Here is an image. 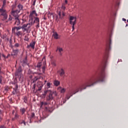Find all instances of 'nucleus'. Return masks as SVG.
<instances>
[{
	"mask_svg": "<svg viewBox=\"0 0 128 128\" xmlns=\"http://www.w3.org/2000/svg\"><path fill=\"white\" fill-rule=\"evenodd\" d=\"M13 90H14L12 91V94L14 95L16 94H18V89L13 88Z\"/></svg>",
	"mask_w": 128,
	"mask_h": 128,
	"instance_id": "obj_25",
	"label": "nucleus"
},
{
	"mask_svg": "<svg viewBox=\"0 0 128 128\" xmlns=\"http://www.w3.org/2000/svg\"><path fill=\"white\" fill-rule=\"evenodd\" d=\"M2 76H0V84H2Z\"/></svg>",
	"mask_w": 128,
	"mask_h": 128,
	"instance_id": "obj_37",
	"label": "nucleus"
},
{
	"mask_svg": "<svg viewBox=\"0 0 128 128\" xmlns=\"http://www.w3.org/2000/svg\"><path fill=\"white\" fill-rule=\"evenodd\" d=\"M38 79V77H35L34 79V82H36V81H37Z\"/></svg>",
	"mask_w": 128,
	"mask_h": 128,
	"instance_id": "obj_38",
	"label": "nucleus"
},
{
	"mask_svg": "<svg viewBox=\"0 0 128 128\" xmlns=\"http://www.w3.org/2000/svg\"><path fill=\"white\" fill-rule=\"evenodd\" d=\"M58 35L56 32H54V34H53V36H54L55 39H58Z\"/></svg>",
	"mask_w": 128,
	"mask_h": 128,
	"instance_id": "obj_24",
	"label": "nucleus"
},
{
	"mask_svg": "<svg viewBox=\"0 0 128 128\" xmlns=\"http://www.w3.org/2000/svg\"><path fill=\"white\" fill-rule=\"evenodd\" d=\"M0 17H1V20L2 22H4L6 20L8 17V14L6 10L0 8Z\"/></svg>",
	"mask_w": 128,
	"mask_h": 128,
	"instance_id": "obj_4",
	"label": "nucleus"
},
{
	"mask_svg": "<svg viewBox=\"0 0 128 128\" xmlns=\"http://www.w3.org/2000/svg\"><path fill=\"white\" fill-rule=\"evenodd\" d=\"M8 21H12V17L10 16V15L9 16L8 18Z\"/></svg>",
	"mask_w": 128,
	"mask_h": 128,
	"instance_id": "obj_39",
	"label": "nucleus"
},
{
	"mask_svg": "<svg viewBox=\"0 0 128 128\" xmlns=\"http://www.w3.org/2000/svg\"><path fill=\"white\" fill-rule=\"evenodd\" d=\"M41 66H42V63L41 62L38 64V65H37L38 68H40Z\"/></svg>",
	"mask_w": 128,
	"mask_h": 128,
	"instance_id": "obj_36",
	"label": "nucleus"
},
{
	"mask_svg": "<svg viewBox=\"0 0 128 128\" xmlns=\"http://www.w3.org/2000/svg\"><path fill=\"white\" fill-rule=\"evenodd\" d=\"M36 0H34V3H33V6H35V4H36Z\"/></svg>",
	"mask_w": 128,
	"mask_h": 128,
	"instance_id": "obj_44",
	"label": "nucleus"
},
{
	"mask_svg": "<svg viewBox=\"0 0 128 128\" xmlns=\"http://www.w3.org/2000/svg\"><path fill=\"white\" fill-rule=\"evenodd\" d=\"M126 26H128V24H126Z\"/></svg>",
	"mask_w": 128,
	"mask_h": 128,
	"instance_id": "obj_59",
	"label": "nucleus"
},
{
	"mask_svg": "<svg viewBox=\"0 0 128 128\" xmlns=\"http://www.w3.org/2000/svg\"><path fill=\"white\" fill-rule=\"evenodd\" d=\"M44 70H45V67H42V70H43V72H44Z\"/></svg>",
	"mask_w": 128,
	"mask_h": 128,
	"instance_id": "obj_51",
	"label": "nucleus"
},
{
	"mask_svg": "<svg viewBox=\"0 0 128 128\" xmlns=\"http://www.w3.org/2000/svg\"><path fill=\"white\" fill-rule=\"evenodd\" d=\"M18 117H19V116L18 114H16L14 118H12V120H14V119H18Z\"/></svg>",
	"mask_w": 128,
	"mask_h": 128,
	"instance_id": "obj_31",
	"label": "nucleus"
},
{
	"mask_svg": "<svg viewBox=\"0 0 128 128\" xmlns=\"http://www.w3.org/2000/svg\"><path fill=\"white\" fill-rule=\"evenodd\" d=\"M64 74H65L64 70L62 68L60 72V76H62Z\"/></svg>",
	"mask_w": 128,
	"mask_h": 128,
	"instance_id": "obj_22",
	"label": "nucleus"
},
{
	"mask_svg": "<svg viewBox=\"0 0 128 128\" xmlns=\"http://www.w3.org/2000/svg\"><path fill=\"white\" fill-rule=\"evenodd\" d=\"M6 0H3V4L2 6V8H0V9H2L3 10H6L4 8V6H6Z\"/></svg>",
	"mask_w": 128,
	"mask_h": 128,
	"instance_id": "obj_21",
	"label": "nucleus"
},
{
	"mask_svg": "<svg viewBox=\"0 0 128 128\" xmlns=\"http://www.w3.org/2000/svg\"><path fill=\"white\" fill-rule=\"evenodd\" d=\"M50 103L48 102H41L40 103V108H42L43 106H47L48 104H49Z\"/></svg>",
	"mask_w": 128,
	"mask_h": 128,
	"instance_id": "obj_19",
	"label": "nucleus"
},
{
	"mask_svg": "<svg viewBox=\"0 0 128 128\" xmlns=\"http://www.w3.org/2000/svg\"><path fill=\"white\" fill-rule=\"evenodd\" d=\"M56 52H58L60 56H62L63 48L60 46H57Z\"/></svg>",
	"mask_w": 128,
	"mask_h": 128,
	"instance_id": "obj_8",
	"label": "nucleus"
},
{
	"mask_svg": "<svg viewBox=\"0 0 128 128\" xmlns=\"http://www.w3.org/2000/svg\"><path fill=\"white\" fill-rule=\"evenodd\" d=\"M18 80H16V78L15 80H14V83H12V84L14 86V88H14L15 90L18 89V85L17 84Z\"/></svg>",
	"mask_w": 128,
	"mask_h": 128,
	"instance_id": "obj_14",
	"label": "nucleus"
},
{
	"mask_svg": "<svg viewBox=\"0 0 128 128\" xmlns=\"http://www.w3.org/2000/svg\"><path fill=\"white\" fill-rule=\"evenodd\" d=\"M36 23L37 25L36 26V28H40V19L38 17H34V24Z\"/></svg>",
	"mask_w": 128,
	"mask_h": 128,
	"instance_id": "obj_9",
	"label": "nucleus"
},
{
	"mask_svg": "<svg viewBox=\"0 0 128 128\" xmlns=\"http://www.w3.org/2000/svg\"><path fill=\"white\" fill-rule=\"evenodd\" d=\"M127 22H128V20H127Z\"/></svg>",
	"mask_w": 128,
	"mask_h": 128,
	"instance_id": "obj_61",
	"label": "nucleus"
},
{
	"mask_svg": "<svg viewBox=\"0 0 128 128\" xmlns=\"http://www.w3.org/2000/svg\"><path fill=\"white\" fill-rule=\"evenodd\" d=\"M15 20H16V22H15L14 24L17 26H19L20 24V20L18 18H16Z\"/></svg>",
	"mask_w": 128,
	"mask_h": 128,
	"instance_id": "obj_16",
	"label": "nucleus"
},
{
	"mask_svg": "<svg viewBox=\"0 0 128 128\" xmlns=\"http://www.w3.org/2000/svg\"><path fill=\"white\" fill-rule=\"evenodd\" d=\"M2 24L0 22V27L1 26Z\"/></svg>",
	"mask_w": 128,
	"mask_h": 128,
	"instance_id": "obj_58",
	"label": "nucleus"
},
{
	"mask_svg": "<svg viewBox=\"0 0 128 128\" xmlns=\"http://www.w3.org/2000/svg\"><path fill=\"white\" fill-rule=\"evenodd\" d=\"M36 14V10H32V12H30V18H32V17L34 16V15Z\"/></svg>",
	"mask_w": 128,
	"mask_h": 128,
	"instance_id": "obj_18",
	"label": "nucleus"
},
{
	"mask_svg": "<svg viewBox=\"0 0 128 128\" xmlns=\"http://www.w3.org/2000/svg\"><path fill=\"white\" fill-rule=\"evenodd\" d=\"M66 4H68V0H65V2H64V5H66Z\"/></svg>",
	"mask_w": 128,
	"mask_h": 128,
	"instance_id": "obj_43",
	"label": "nucleus"
},
{
	"mask_svg": "<svg viewBox=\"0 0 128 128\" xmlns=\"http://www.w3.org/2000/svg\"><path fill=\"white\" fill-rule=\"evenodd\" d=\"M2 114V111L0 110V114ZM2 120V118L0 116V122Z\"/></svg>",
	"mask_w": 128,
	"mask_h": 128,
	"instance_id": "obj_47",
	"label": "nucleus"
},
{
	"mask_svg": "<svg viewBox=\"0 0 128 128\" xmlns=\"http://www.w3.org/2000/svg\"><path fill=\"white\" fill-rule=\"evenodd\" d=\"M13 52L14 54V55L17 54L18 53V49H16V50L13 49Z\"/></svg>",
	"mask_w": 128,
	"mask_h": 128,
	"instance_id": "obj_27",
	"label": "nucleus"
},
{
	"mask_svg": "<svg viewBox=\"0 0 128 128\" xmlns=\"http://www.w3.org/2000/svg\"><path fill=\"white\" fill-rule=\"evenodd\" d=\"M50 86H51V84H50L49 82H48L47 83V86H48V88H50Z\"/></svg>",
	"mask_w": 128,
	"mask_h": 128,
	"instance_id": "obj_35",
	"label": "nucleus"
},
{
	"mask_svg": "<svg viewBox=\"0 0 128 128\" xmlns=\"http://www.w3.org/2000/svg\"><path fill=\"white\" fill-rule=\"evenodd\" d=\"M16 34L18 36H22L23 32L22 31H17L16 33Z\"/></svg>",
	"mask_w": 128,
	"mask_h": 128,
	"instance_id": "obj_17",
	"label": "nucleus"
},
{
	"mask_svg": "<svg viewBox=\"0 0 128 128\" xmlns=\"http://www.w3.org/2000/svg\"><path fill=\"white\" fill-rule=\"evenodd\" d=\"M27 102H28V100H27L26 98H24V102L25 103H26Z\"/></svg>",
	"mask_w": 128,
	"mask_h": 128,
	"instance_id": "obj_45",
	"label": "nucleus"
},
{
	"mask_svg": "<svg viewBox=\"0 0 128 128\" xmlns=\"http://www.w3.org/2000/svg\"><path fill=\"white\" fill-rule=\"evenodd\" d=\"M32 26V22L24 24L22 26V32H26V33H28L30 31V28Z\"/></svg>",
	"mask_w": 128,
	"mask_h": 128,
	"instance_id": "obj_5",
	"label": "nucleus"
},
{
	"mask_svg": "<svg viewBox=\"0 0 128 128\" xmlns=\"http://www.w3.org/2000/svg\"><path fill=\"white\" fill-rule=\"evenodd\" d=\"M26 0H21V2H26Z\"/></svg>",
	"mask_w": 128,
	"mask_h": 128,
	"instance_id": "obj_52",
	"label": "nucleus"
},
{
	"mask_svg": "<svg viewBox=\"0 0 128 128\" xmlns=\"http://www.w3.org/2000/svg\"><path fill=\"white\" fill-rule=\"evenodd\" d=\"M36 14V16H38V14H37L36 12V14Z\"/></svg>",
	"mask_w": 128,
	"mask_h": 128,
	"instance_id": "obj_55",
	"label": "nucleus"
},
{
	"mask_svg": "<svg viewBox=\"0 0 128 128\" xmlns=\"http://www.w3.org/2000/svg\"><path fill=\"white\" fill-rule=\"evenodd\" d=\"M10 56V54H8V56H6L4 54H2V57L4 58V59L8 58Z\"/></svg>",
	"mask_w": 128,
	"mask_h": 128,
	"instance_id": "obj_28",
	"label": "nucleus"
},
{
	"mask_svg": "<svg viewBox=\"0 0 128 128\" xmlns=\"http://www.w3.org/2000/svg\"><path fill=\"white\" fill-rule=\"evenodd\" d=\"M14 46L16 48H18L20 46V44L18 43L15 44Z\"/></svg>",
	"mask_w": 128,
	"mask_h": 128,
	"instance_id": "obj_33",
	"label": "nucleus"
},
{
	"mask_svg": "<svg viewBox=\"0 0 128 128\" xmlns=\"http://www.w3.org/2000/svg\"><path fill=\"white\" fill-rule=\"evenodd\" d=\"M20 29H22V26H15L12 28V32H14L16 30V32H19V30H20Z\"/></svg>",
	"mask_w": 128,
	"mask_h": 128,
	"instance_id": "obj_13",
	"label": "nucleus"
},
{
	"mask_svg": "<svg viewBox=\"0 0 128 128\" xmlns=\"http://www.w3.org/2000/svg\"><path fill=\"white\" fill-rule=\"evenodd\" d=\"M50 92H51V91H50V90H46V91H44V94H43L44 96H46V94H49Z\"/></svg>",
	"mask_w": 128,
	"mask_h": 128,
	"instance_id": "obj_26",
	"label": "nucleus"
},
{
	"mask_svg": "<svg viewBox=\"0 0 128 128\" xmlns=\"http://www.w3.org/2000/svg\"><path fill=\"white\" fill-rule=\"evenodd\" d=\"M122 20H123V21H124V22H126V19L124 18H122Z\"/></svg>",
	"mask_w": 128,
	"mask_h": 128,
	"instance_id": "obj_50",
	"label": "nucleus"
},
{
	"mask_svg": "<svg viewBox=\"0 0 128 128\" xmlns=\"http://www.w3.org/2000/svg\"><path fill=\"white\" fill-rule=\"evenodd\" d=\"M58 90H60L61 94H64L66 91V89L62 88V87H58Z\"/></svg>",
	"mask_w": 128,
	"mask_h": 128,
	"instance_id": "obj_15",
	"label": "nucleus"
},
{
	"mask_svg": "<svg viewBox=\"0 0 128 128\" xmlns=\"http://www.w3.org/2000/svg\"><path fill=\"white\" fill-rule=\"evenodd\" d=\"M24 40L26 41H28L29 40V38H28V36H26L25 37H24Z\"/></svg>",
	"mask_w": 128,
	"mask_h": 128,
	"instance_id": "obj_34",
	"label": "nucleus"
},
{
	"mask_svg": "<svg viewBox=\"0 0 128 128\" xmlns=\"http://www.w3.org/2000/svg\"><path fill=\"white\" fill-rule=\"evenodd\" d=\"M37 86L38 88V89L37 90L40 91L42 89V88L43 87L42 82H41L40 81H38V82Z\"/></svg>",
	"mask_w": 128,
	"mask_h": 128,
	"instance_id": "obj_11",
	"label": "nucleus"
},
{
	"mask_svg": "<svg viewBox=\"0 0 128 128\" xmlns=\"http://www.w3.org/2000/svg\"><path fill=\"white\" fill-rule=\"evenodd\" d=\"M0 42H2V40L1 39H0Z\"/></svg>",
	"mask_w": 128,
	"mask_h": 128,
	"instance_id": "obj_56",
	"label": "nucleus"
},
{
	"mask_svg": "<svg viewBox=\"0 0 128 128\" xmlns=\"http://www.w3.org/2000/svg\"><path fill=\"white\" fill-rule=\"evenodd\" d=\"M0 74H1V72H0Z\"/></svg>",
	"mask_w": 128,
	"mask_h": 128,
	"instance_id": "obj_60",
	"label": "nucleus"
},
{
	"mask_svg": "<svg viewBox=\"0 0 128 128\" xmlns=\"http://www.w3.org/2000/svg\"><path fill=\"white\" fill-rule=\"evenodd\" d=\"M34 117H35V114L34 112L32 113V114L30 116V118H34Z\"/></svg>",
	"mask_w": 128,
	"mask_h": 128,
	"instance_id": "obj_32",
	"label": "nucleus"
},
{
	"mask_svg": "<svg viewBox=\"0 0 128 128\" xmlns=\"http://www.w3.org/2000/svg\"><path fill=\"white\" fill-rule=\"evenodd\" d=\"M50 16H52V17H53V18H54V13H51V14H50Z\"/></svg>",
	"mask_w": 128,
	"mask_h": 128,
	"instance_id": "obj_46",
	"label": "nucleus"
},
{
	"mask_svg": "<svg viewBox=\"0 0 128 128\" xmlns=\"http://www.w3.org/2000/svg\"><path fill=\"white\" fill-rule=\"evenodd\" d=\"M53 92H52V91L50 92H49L48 94V96L46 98V100L47 101H50V100H52L54 99V97L52 96L53 94Z\"/></svg>",
	"mask_w": 128,
	"mask_h": 128,
	"instance_id": "obj_10",
	"label": "nucleus"
},
{
	"mask_svg": "<svg viewBox=\"0 0 128 128\" xmlns=\"http://www.w3.org/2000/svg\"><path fill=\"white\" fill-rule=\"evenodd\" d=\"M16 80H18L20 83H22L24 81V77L22 74V69L21 66H20L16 69L15 73Z\"/></svg>",
	"mask_w": 128,
	"mask_h": 128,
	"instance_id": "obj_3",
	"label": "nucleus"
},
{
	"mask_svg": "<svg viewBox=\"0 0 128 128\" xmlns=\"http://www.w3.org/2000/svg\"><path fill=\"white\" fill-rule=\"evenodd\" d=\"M0 128H6L4 126H0Z\"/></svg>",
	"mask_w": 128,
	"mask_h": 128,
	"instance_id": "obj_48",
	"label": "nucleus"
},
{
	"mask_svg": "<svg viewBox=\"0 0 128 128\" xmlns=\"http://www.w3.org/2000/svg\"><path fill=\"white\" fill-rule=\"evenodd\" d=\"M1 60V54H0V60Z\"/></svg>",
	"mask_w": 128,
	"mask_h": 128,
	"instance_id": "obj_53",
	"label": "nucleus"
},
{
	"mask_svg": "<svg viewBox=\"0 0 128 128\" xmlns=\"http://www.w3.org/2000/svg\"><path fill=\"white\" fill-rule=\"evenodd\" d=\"M66 9V6L64 5H62V7L58 8L56 12L58 14V15H56V20L58 22L60 20H62L64 19V17L66 16V14L64 12V10Z\"/></svg>",
	"mask_w": 128,
	"mask_h": 128,
	"instance_id": "obj_2",
	"label": "nucleus"
},
{
	"mask_svg": "<svg viewBox=\"0 0 128 128\" xmlns=\"http://www.w3.org/2000/svg\"><path fill=\"white\" fill-rule=\"evenodd\" d=\"M18 8L20 9V11L22 10V8H23V6L22 4H19L18 6Z\"/></svg>",
	"mask_w": 128,
	"mask_h": 128,
	"instance_id": "obj_29",
	"label": "nucleus"
},
{
	"mask_svg": "<svg viewBox=\"0 0 128 128\" xmlns=\"http://www.w3.org/2000/svg\"><path fill=\"white\" fill-rule=\"evenodd\" d=\"M110 49V47H108L106 49V54L104 58V65L101 68V70L100 72H98V71H96L94 75H92V76L90 77L89 79L86 80L85 82L80 84V85L77 87L75 91H74V90L70 91V95H67L66 97V99L67 100H69L71 96L80 91L82 92L83 90L86 89L87 88L94 86L98 82H105L106 76L105 68L108 62L107 60L109 57L108 52Z\"/></svg>",
	"mask_w": 128,
	"mask_h": 128,
	"instance_id": "obj_1",
	"label": "nucleus"
},
{
	"mask_svg": "<svg viewBox=\"0 0 128 128\" xmlns=\"http://www.w3.org/2000/svg\"><path fill=\"white\" fill-rule=\"evenodd\" d=\"M45 108H46V110H48V107H45Z\"/></svg>",
	"mask_w": 128,
	"mask_h": 128,
	"instance_id": "obj_57",
	"label": "nucleus"
},
{
	"mask_svg": "<svg viewBox=\"0 0 128 128\" xmlns=\"http://www.w3.org/2000/svg\"><path fill=\"white\" fill-rule=\"evenodd\" d=\"M36 41H32L30 44V45L27 46L28 48H32L33 50L34 48V46L36 45Z\"/></svg>",
	"mask_w": 128,
	"mask_h": 128,
	"instance_id": "obj_12",
	"label": "nucleus"
},
{
	"mask_svg": "<svg viewBox=\"0 0 128 128\" xmlns=\"http://www.w3.org/2000/svg\"><path fill=\"white\" fill-rule=\"evenodd\" d=\"M20 124H24V126L26 125V122L24 120H23L22 122H20Z\"/></svg>",
	"mask_w": 128,
	"mask_h": 128,
	"instance_id": "obj_40",
	"label": "nucleus"
},
{
	"mask_svg": "<svg viewBox=\"0 0 128 128\" xmlns=\"http://www.w3.org/2000/svg\"><path fill=\"white\" fill-rule=\"evenodd\" d=\"M8 20L6 21V23H8Z\"/></svg>",
	"mask_w": 128,
	"mask_h": 128,
	"instance_id": "obj_54",
	"label": "nucleus"
},
{
	"mask_svg": "<svg viewBox=\"0 0 128 128\" xmlns=\"http://www.w3.org/2000/svg\"><path fill=\"white\" fill-rule=\"evenodd\" d=\"M20 10H12V15L14 18H19L18 14L20 13Z\"/></svg>",
	"mask_w": 128,
	"mask_h": 128,
	"instance_id": "obj_7",
	"label": "nucleus"
},
{
	"mask_svg": "<svg viewBox=\"0 0 128 128\" xmlns=\"http://www.w3.org/2000/svg\"><path fill=\"white\" fill-rule=\"evenodd\" d=\"M52 64L54 66H56V64L55 62H52Z\"/></svg>",
	"mask_w": 128,
	"mask_h": 128,
	"instance_id": "obj_41",
	"label": "nucleus"
},
{
	"mask_svg": "<svg viewBox=\"0 0 128 128\" xmlns=\"http://www.w3.org/2000/svg\"><path fill=\"white\" fill-rule=\"evenodd\" d=\"M14 112H15L14 110H13L12 111V114H14Z\"/></svg>",
	"mask_w": 128,
	"mask_h": 128,
	"instance_id": "obj_49",
	"label": "nucleus"
},
{
	"mask_svg": "<svg viewBox=\"0 0 128 128\" xmlns=\"http://www.w3.org/2000/svg\"><path fill=\"white\" fill-rule=\"evenodd\" d=\"M27 58H27V56H26L25 58V59L24 60H23V63L24 64H27V62H28Z\"/></svg>",
	"mask_w": 128,
	"mask_h": 128,
	"instance_id": "obj_30",
	"label": "nucleus"
},
{
	"mask_svg": "<svg viewBox=\"0 0 128 128\" xmlns=\"http://www.w3.org/2000/svg\"><path fill=\"white\" fill-rule=\"evenodd\" d=\"M30 78H32L31 76H30Z\"/></svg>",
	"mask_w": 128,
	"mask_h": 128,
	"instance_id": "obj_63",
	"label": "nucleus"
},
{
	"mask_svg": "<svg viewBox=\"0 0 128 128\" xmlns=\"http://www.w3.org/2000/svg\"><path fill=\"white\" fill-rule=\"evenodd\" d=\"M26 111V109H25V108H22L20 110V112L22 113V115H23L25 113Z\"/></svg>",
	"mask_w": 128,
	"mask_h": 128,
	"instance_id": "obj_23",
	"label": "nucleus"
},
{
	"mask_svg": "<svg viewBox=\"0 0 128 128\" xmlns=\"http://www.w3.org/2000/svg\"><path fill=\"white\" fill-rule=\"evenodd\" d=\"M70 24L72 25V31H74V25L76 23V18L73 16H70Z\"/></svg>",
	"mask_w": 128,
	"mask_h": 128,
	"instance_id": "obj_6",
	"label": "nucleus"
},
{
	"mask_svg": "<svg viewBox=\"0 0 128 128\" xmlns=\"http://www.w3.org/2000/svg\"><path fill=\"white\" fill-rule=\"evenodd\" d=\"M8 90H9L8 87H6V88H5V90H6V92H8Z\"/></svg>",
	"mask_w": 128,
	"mask_h": 128,
	"instance_id": "obj_42",
	"label": "nucleus"
},
{
	"mask_svg": "<svg viewBox=\"0 0 128 128\" xmlns=\"http://www.w3.org/2000/svg\"><path fill=\"white\" fill-rule=\"evenodd\" d=\"M54 86H58L60 84V81H58V80H54Z\"/></svg>",
	"mask_w": 128,
	"mask_h": 128,
	"instance_id": "obj_20",
	"label": "nucleus"
},
{
	"mask_svg": "<svg viewBox=\"0 0 128 128\" xmlns=\"http://www.w3.org/2000/svg\"><path fill=\"white\" fill-rule=\"evenodd\" d=\"M46 81H45V82H46Z\"/></svg>",
	"mask_w": 128,
	"mask_h": 128,
	"instance_id": "obj_64",
	"label": "nucleus"
},
{
	"mask_svg": "<svg viewBox=\"0 0 128 128\" xmlns=\"http://www.w3.org/2000/svg\"><path fill=\"white\" fill-rule=\"evenodd\" d=\"M1 42H0V44Z\"/></svg>",
	"mask_w": 128,
	"mask_h": 128,
	"instance_id": "obj_62",
	"label": "nucleus"
}]
</instances>
